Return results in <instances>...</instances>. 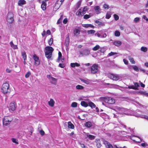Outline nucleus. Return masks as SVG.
Listing matches in <instances>:
<instances>
[{
  "mask_svg": "<svg viewBox=\"0 0 148 148\" xmlns=\"http://www.w3.org/2000/svg\"><path fill=\"white\" fill-rule=\"evenodd\" d=\"M82 11V10L81 9H79L76 12V14L77 16H80L81 14V12Z\"/></svg>",
  "mask_w": 148,
  "mask_h": 148,
  "instance_id": "nucleus-45",
  "label": "nucleus"
},
{
  "mask_svg": "<svg viewBox=\"0 0 148 148\" xmlns=\"http://www.w3.org/2000/svg\"><path fill=\"white\" fill-rule=\"evenodd\" d=\"M47 77L49 79L50 82L52 84L56 85L57 82V79L52 77L50 75H47Z\"/></svg>",
  "mask_w": 148,
  "mask_h": 148,
  "instance_id": "nucleus-7",
  "label": "nucleus"
},
{
  "mask_svg": "<svg viewBox=\"0 0 148 148\" xmlns=\"http://www.w3.org/2000/svg\"><path fill=\"white\" fill-rule=\"evenodd\" d=\"M103 143L106 148H113L112 146L109 142L105 139L103 140Z\"/></svg>",
  "mask_w": 148,
  "mask_h": 148,
  "instance_id": "nucleus-9",
  "label": "nucleus"
},
{
  "mask_svg": "<svg viewBox=\"0 0 148 148\" xmlns=\"http://www.w3.org/2000/svg\"><path fill=\"white\" fill-rule=\"evenodd\" d=\"M6 71L8 73H10L11 71V70L9 68H7L6 69Z\"/></svg>",
  "mask_w": 148,
  "mask_h": 148,
  "instance_id": "nucleus-63",
  "label": "nucleus"
},
{
  "mask_svg": "<svg viewBox=\"0 0 148 148\" xmlns=\"http://www.w3.org/2000/svg\"><path fill=\"white\" fill-rule=\"evenodd\" d=\"M111 14L110 12H108L106 14V18L107 19H109L111 16Z\"/></svg>",
  "mask_w": 148,
  "mask_h": 148,
  "instance_id": "nucleus-29",
  "label": "nucleus"
},
{
  "mask_svg": "<svg viewBox=\"0 0 148 148\" xmlns=\"http://www.w3.org/2000/svg\"><path fill=\"white\" fill-rule=\"evenodd\" d=\"M1 90L4 94H9L11 90L9 83L6 82L3 83L2 86Z\"/></svg>",
  "mask_w": 148,
  "mask_h": 148,
  "instance_id": "nucleus-1",
  "label": "nucleus"
},
{
  "mask_svg": "<svg viewBox=\"0 0 148 148\" xmlns=\"http://www.w3.org/2000/svg\"><path fill=\"white\" fill-rule=\"evenodd\" d=\"M82 26L86 28H88L90 27L92 28H94V26L90 24H82Z\"/></svg>",
  "mask_w": 148,
  "mask_h": 148,
  "instance_id": "nucleus-22",
  "label": "nucleus"
},
{
  "mask_svg": "<svg viewBox=\"0 0 148 148\" xmlns=\"http://www.w3.org/2000/svg\"><path fill=\"white\" fill-rule=\"evenodd\" d=\"M90 51L86 49L84 50L83 52H80V54L82 56H87L89 54Z\"/></svg>",
  "mask_w": 148,
  "mask_h": 148,
  "instance_id": "nucleus-14",
  "label": "nucleus"
},
{
  "mask_svg": "<svg viewBox=\"0 0 148 148\" xmlns=\"http://www.w3.org/2000/svg\"><path fill=\"white\" fill-rule=\"evenodd\" d=\"M100 47L99 45H97L93 48L92 50L94 51H97L100 48Z\"/></svg>",
  "mask_w": 148,
  "mask_h": 148,
  "instance_id": "nucleus-33",
  "label": "nucleus"
},
{
  "mask_svg": "<svg viewBox=\"0 0 148 148\" xmlns=\"http://www.w3.org/2000/svg\"><path fill=\"white\" fill-rule=\"evenodd\" d=\"M90 17V15L88 14H86L84 16V18L85 19H88Z\"/></svg>",
  "mask_w": 148,
  "mask_h": 148,
  "instance_id": "nucleus-51",
  "label": "nucleus"
},
{
  "mask_svg": "<svg viewBox=\"0 0 148 148\" xmlns=\"http://www.w3.org/2000/svg\"><path fill=\"white\" fill-rule=\"evenodd\" d=\"M63 15H61L60 16V18L58 19V20L57 23L58 24H59V23H61L62 21V17H63Z\"/></svg>",
  "mask_w": 148,
  "mask_h": 148,
  "instance_id": "nucleus-37",
  "label": "nucleus"
},
{
  "mask_svg": "<svg viewBox=\"0 0 148 148\" xmlns=\"http://www.w3.org/2000/svg\"><path fill=\"white\" fill-rule=\"evenodd\" d=\"M88 8L86 6L84 7V8L83 9V12H86L88 10Z\"/></svg>",
  "mask_w": 148,
  "mask_h": 148,
  "instance_id": "nucleus-54",
  "label": "nucleus"
},
{
  "mask_svg": "<svg viewBox=\"0 0 148 148\" xmlns=\"http://www.w3.org/2000/svg\"><path fill=\"white\" fill-rule=\"evenodd\" d=\"M140 86H141L142 87H143V88H144L145 87V85L142 82H140Z\"/></svg>",
  "mask_w": 148,
  "mask_h": 148,
  "instance_id": "nucleus-59",
  "label": "nucleus"
},
{
  "mask_svg": "<svg viewBox=\"0 0 148 148\" xmlns=\"http://www.w3.org/2000/svg\"><path fill=\"white\" fill-rule=\"evenodd\" d=\"M139 93L141 95H144L147 96H148V92H146L141 91H139Z\"/></svg>",
  "mask_w": 148,
  "mask_h": 148,
  "instance_id": "nucleus-34",
  "label": "nucleus"
},
{
  "mask_svg": "<svg viewBox=\"0 0 148 148\" xmlns=\"http://www.w3.org/2000/svg\"><path fill=\"white\" fill-rule=\"evenodd\" d=\"M85 135L87 137H88L89 139L91 140H94L95 138V136L90 135L88 133H87Z\"/></svg>",
  "mask_w": 148,
  "mask_h": 148,
  "instance_id": "nucleus-15",
  "label": "nucleus"
},
{
  "mask_svg": "<svg viewBox=\"0 0 148 148\" xmlns=\"http://www.w3.org/2000/svg\"><path fill=\"white\" fill-rule=\"evenodd\" d=\"M68 127L71 129H74L75 127L74 125L70 121L68 122Z\"/></svg>",
  "mask_w": 148,
  "mask_h": 148,
  "instance_id": "nucleus-21",
  "label": "nucleus"
},
{
  "mask_svg": "<svg viewBox=\"0 0 148 148\" xmlns=\"http://www.w3.org/2000/svg\"><path fill=\"white\" fill-rule=\"evenodd\" d=\"M7 21L9 23H12L14 22L13 14L12 12H9L8 13L7 17Z\"/></svg>",
  "mask_w": 148,
  "mask_h": 148,
  "instance_id": "nucleus-6",
  "label": "nucleus"
},
{
  "mask_svg": "<svg viewBox=\"0 0 148 148\" xmlns=\"http://www.w3.org/2000/svg\"><path fill=\"white\" fill-rule=\"evenodd\" d=\"M55 102L52 99H51L50 101L48 102V104L49 106L51 107H53L54 106Z\"/></svg>",
  "mask_w": 148,
  "mask_h": 148,
  "instance_id": "nucleus-18",
  "label": "nucleus"
},
{
  "mask_svg": "<svg viewBox=\"0 0 148 148\" xmlns=\"http://www.w3.org/2000/svg\"><path fill=\"white\" fill-rule=\"evenodd\" d=\"M134 69L136 71H139V69L138 67L136 65H135L133 67Z\"/></svg>",
  "mask_w": 148,
  "mask_h": 148,
  "instance_id": "nucleus-49",
  "label": "nucleus"
},
{
  "mask_svg": "<svg viewBox=\"0 0 148 148\" xmlns=\"http://www.w3.org/2000/svg\"><path fill=\"white\" fill-rule=\"evenodd\" d=\"M68 22V19L66 18H64L63 20V22L64 24H66Z\"/></svg>",
  "mask_w": 148,
  "mask_h": 148,
  "instance_id": "nucleus-55",
  "label": "nucleus"
},
{
  "mask_svg": "<svg viewBox=\"0 0 148 148\" xmlns=\"http://www.w3.org/2000/svg\"><path fill=\"white\" fill-rule=\"evenodd\" d=\"M103 100L106 103L110 104H113L115 103V100L114 99L110 97H103Z\"/></svg>",
  "mask_w": 148,
  "mask_h": 148,
  "instance_id": "nucleus-4",
  "label": "nucleus"
},
{
  "mask_svg": "<svg viewBox=\"0 0 148 148\" xmlns=\"http://www.w3.org/2000/svg\"><path fill=\"white\" fill-rule=\"evenodd\" d=\"M62 56V54L60 52H58V58L57 60V61L59 62L60 61V60L62 62H63L64 61V59L63 58L61 59Z\"/></svg>",
  "mask_w": 148,
  "mask_h": 148,
  "instance_id": "nucleus-16",
  "label": "nucleus"
},
{
  "mask_svg": "<svg viewBox=\"0 0 148 148\" xmlns=\"http://www.w3.org/2000/svg\"><path fill=\"white\" fill-rule=\"evenodd\" d=\"M143 18L145 20L147 21H148V18H147L146 16L145 15L143 16Z\"/></svg>",
  "mask_w": 148,
  "mask_h": 148,
  "instance_id": "nucleus-58",
  "label": "nucleus"
},
{
  "mask_svg": "<svg viewBox=\"0 0 148 148\" xmlns=\"http://www.w3.org/2000/svg\"><path fill=\"white\" fill-rule=\"evenodd\" d=\"M98 65H92L91 67V71L93 73H95L97 72L98 71Z\"/></svg>",
  "mask_w": 148,
  "mask_h": 148,
  "instance_id": "nucleus-10",
  "label": "nucleus"
},
{
  "mask_svg": "<svg viewBox=\"0 0 148 148\" xmlns=\"http://www.w3.org/2000/svg\"><path fill=\"white\" fill-rule=\"evenodd\" d=\"M129 88H130L136 90V87H135L133 85L130 86Z\"/></svg>",
  "mask_w": 148,
  "mask_h": 148,
  "instance_id": "nucleus-53",
  "label": "nucleus"
},
{
  "mask_svg": "<svg viewBox=\"0 0 148 148\" xmlns=\"http://www.w3.org/2000/svg\"><path fill=\"white\" fill-rule=\"evenodd\" d=\"M129 60L132 63V64H135V61H134L133 58H129Z\"/></svg>",
  "mask_w": 148,
  "mask_h": 148,
  "instance_id": "nucleus-42",
  "label": "nucleus"
},
{
  "mask_svg": "<svg viewBox=\"0 0 148 148\" xmlns=\"http://www.w3.org/2000/svg\"><path fill=\"white\" fill-rule=\"evenodd\" d=\"M114 147L115 148H126V147H125V146L123 147H122H122H120L119 148V147H118L117 146V145H114Z\"/></svg>",
  "mask_w": 148,
  "mask_h": 148,
  "instance_id": "nucleus-64",
  "label": "nucleus"
},
{
  "mask_svg": "<svg viewBox=\"0 0 148 148\" xmlns=\"http://www.w3.org/2000/svg\"><path fill=\"white\" fill-rule=\"evenodd\" d=\"M141 50L142 51L145 52L147 51V48L146 47H142L141 48Z\"/></svg>",
  "mask_w": 148,
  "mask_h": 148,
  "instance_id": "nucleus-39",
  "label": "nucleus"
},
{
  "mask_svg": "<svg viewBox=\"0 0 148 148\" xmlns=\"http://www.w3.org/2000/svg\"><path fill=\"white\" fill-rule=\"evenodd\" d=\"M80 144L81 145V147L82 148H87L86 146H85V145L84 144H83V143H82V144L80 143Z\"/></svg>",
  "mask_w": 148,
  "mask_h": 148,
  "instance_id": "nucleus-57",
  "label": "nucleus"
},
{
  "mask_svg": "<svg viewBox=\"0 0 148 148\" xmlns=\"http://www.w3.org/2000/svg\"><path fill=\"white\" fill-rule=\"evenodd\" d=\"M46 33L47 34H48V35H50L51 34V32L49 30H48L47 31Z\"/></svg>",
  "mask_w": 148,
  "mask_h": 148,
  "instance_id": "nucleus-61",
  "label": "nucleus"
},
{
  "mask_svg": "<svg viewBox=\"0 0 148 148\" xmlns=\"http://www.w3.org/2000/svg\"><path fill=\"white\" fill-rule=\"evenodd\" d=\"M81 105L84 107H87L88 106V103L85 101H82L81 102Z\"/></svg>",
  "mask_w": 148,
  "mask_h": 148,
  "instance_id": "nucleus-25",
  "label": "nucleus"
},
{
  "mask_svg": "<svg viewBox=\"0 0 148 148\" xmlns=\"http://www.w3.org/2000/svg\"><path fill=\"white\" fill-rule=\"evenodd\" d=\"M113 44L119 47L121 45L122 43L121 41H114Z\"/></svg>",
  "mask_w": 148,
  "mask_h": 148,
  "instance_id": "nucleus-26",
  "label": "nucleus"
},
{
  "mask_svg": "<svg viewBox=\"0 0 148 148\" xmlns=\"http://www.w3.org/2000/svg\"><path fill=\"white\" fill-rule=\"evenodd\" d=\"M33 58L35 61V63L36 64L39 65L40 64L38 58L37 56L36 55H34L33 56Z\"/></svg>",
  "mask_w": 148,
  "mask_h": 148,
  "instance_id": "nucleus-12",
  "label": "nucleus"
},
{
  "mask_svg": "<svg viewBox=\"0 0 148 148\" xmlns=\"http://www.w3.org/2000/svg\"><path fill=\"white\" fill-rule=\"evenodd\" d=\"M77 103L76 102H73L71 104V107L73 108L77 107Z\"/></svg>",
  "mask_w": 148,
  "mask_h": 148,
  "instance_id": "nucleus-32",
  "label": "nucleus"
},
{
  "mask_svg": "<svg viewBox=\"0 0 148 148\" xmlns=\"http://www.w3.org/2000/svg\"><path fill=\"white\" fill-rule=\"evenodd\" d=\"M80 80L82 82H84V83L88 84H89V82L88 80H86L82 79H80Z\"/></svg>",
  "mask_w": 148,
  "mask_h": 148,
  "instance_id": "nucleus-35",
  "label": "nucleus"
},
{
  "mask_svg": "<svg viewBox=\"0 0 148 148\" xmlns=\"http://www.w3.org/2000/svg\"><path fill=\"white\" fill-rule=\"evenodd\" d=\"M108 78L114 81L118 80L119 79V76L118 75L112 73H108Z\"/></svg>",
  "mask_w": 148,
  "mask_h": 148,
  "instance_id": "nucleus-5",
  "label": "nucleus"
},
{
  "mask_svg": "<svg viewBox=\"0 0 148 148\" xmlns=\"http://www.w3.org/2000/svg\"><path fill=\"white\" fill-rule=\"evenodd\" d=\"M16 107L15 103H11L10 104L9 107V110H11L12 111H14L15 110Z\"/></svg>",
  "mask_w": 148,
  "mask_h": 148,
  "instance_id": "nucleus-11",
  "label": "nucleus"
},
{
  "mask_svg": "<svg viewBox=\"0 0 148 148\" xmlns=\"http://www.w3.org/2000/svg\"><path fill=\"white\" fill-rule=\"evenodd\" d=\"M45 55L46 57L48 59H50L51 57L52 53L53 51V48L50 46H47L45 47Z\"/></svg>",
  "mask_w": 148,
  "mask_h": 148,
  "instance_id": "nucleus-2",
  "label": "nucleus"
},
{
  "mask_svg": "<svg viewBox=\"0 0 148 148\" xmlns=\"http://www.w3.org/2000/svg\"><path fill=\"white\" fill-rule=\"evenodd\" d=\"M131 138L132 140H133L135 142H138V143H140V141H138L137 140V139L138 138V137H136L134 136H132L131 137Z\"/></svg>",
  "mask_w": 148,
  "mask_h": 148,
  "instance_id": "nucleus-28",
  "label": "nucleus"
},
{
  "mask_svg": "<svg viewBox=\"0 0 148 148\" xmlns=\"http://www.w3.org/2000/svg\"><path fill=\"white\" fill-rule=\"evenodd\" d=\"M48 0H38V2L40 3H42L41 8L43 10H45L46 8V2Z\"/></svg>",
  "mask_w": 148,
  "mask_h": 148,
  "instance_id": "nucleus-8",
  "label": "nucleus"
},
{
  "mask_svg": "<svg viewBox=\"0 0 148 148\" xmlns=\"http://www.w3.org/2000/svg\"><path fill=\"white\" fill-rule=\"evenodd\" d=\"M123 61L126 64H128V61L125 59H123Z\"/></svg>",
  "mask_w": 148,
  "mask_h": 148,
  "instance_id": "nucleus-56",
  "label": "nucleus"
},
{
  "mask_svg": "<svg viewBox=\"0 0 148 148\" xmlns=\"http://www.w3.org/2000/svg\"><path fill=\"white\" fill-rule=\"evenodd\" d=\"M115 36H119L120 35V33L118 31H116L114 32Z\"/></svg>",
  "mask_w": 148,
  "mask_h": 148,
  "instance_id": "nucleus-36",
  "label": "nucleus"
},
{
  "mask_svg": "<svg viewBox=\"0 0 148 148\" xmlns=\"http://www.w3.org/2000/svg\"><path fill=\"white\" fill-rule=\"evenodd\" d=\"M12 142L14 143H16L17 144H18V142L17 141V140L15 138H13L12 139Z\"/></svg>",
  "mask_w": 148,
  "mask_h": 148,
  "instance_id": "nucleus-40",
  "label": "nucleus"
},
{
  "mask_svg": "<svg viewBox=\"0 0 148 148\" xmlns=\"http://www.w3.org/2000/svg\"><path fill=\"white\" fill-rule=\"evenodd\" d=\"M73 33L75 36H77L79 34L80 31L78 29H75L73 30Z\"/></svg>",
  "mask_w": 148,
  "mask_h": 148,
  "instance_id": "nucleus-19",
  "label": "nucleus"
},
{
  "mask_svg": "<svg viewBox=\"0 0 148 148\" xmlns=\"http://www.w3.org/2000/svg\"><path fill=\"white\" fill-rule=\"evenodd\" d=\"M103 8L105 10H108L109 8V5L106 4H105L103 5Z\"/></svg>",
  "mask_w": 148,
  "mask_h": 148,
  "instance_id": "nucleus-46",
  "label": "nucleus"
},
{
  "mask_svg": "<svg viewBox=\"0 0 148 148\" xmlns=\"http://www.w3.org/2000/svg\"><path fill=\"white\" fill-rule=\"evenodd\" d=\"M39 132H40V135L42 136L44 135L45 134V132L42 130H41Z\"/></svg>",
  "mask_w": 148,
  "mask_h": 148,
  "instance_id": "nucleus-52",
  "label": "nucleus"
},
{
  "mask_svg": "<svg viewBox=\"0 0 148 148\" xmlns=\"http://www.w3.org/2000/svg\"><path fill=\"white\" fill-rule=\"evenodd\" d=\"M10 46L11 47L13 48L14 49H17L18 47L17 45H14L12 41H11L10 42Z\"/></svg>",
  "mask_w": 148,
  "mask_h": 148,
  "instance_id": "nucleus-24",
  "label": "nucleus"
},
{
  "mask_svg": "<svg viewBox=\"0 0 148 148\" xmlns=\"http://www.w3.org/2000/svg\"><path fill=\"white\" fill-rule=\"evenodd\" d=\"M76 88L78 90H83L84 89V87L81 85H78L76 86Z\"/></svg>",
  "mask_w": 148,
  "mask_h": 148,
  "instance_id": "nucleus-30",
  "label": "nucleus"
},
{
  "mask_svg": "<svg viewBox=\"0 0 148 148\" xmlns=\"http://www.w3.org/2000/svg\"><path fill=\"white\" fill-rule=\"evenodd\" d=\"M53 38H51L48 41V44L50 45H51L53 43Z\"/></svg>",
  "mask_w": 148,
  "mask_h": 148,
  "instance_id": "nucleus-31",
  "label": "nucleus"
},
{
  "mask_svg": "<svg viewBox=\"0 0 148 148\" xmlns=\"http://www.w3.org/2000/svg\"><path fill=\"white\" fill-rule=\"evenodd\" d=\"M96 13L97 14H99L101 13V10L100 7L99 6H95L94 8Z\"/></svg>",
  "mask_w": 148,
  "mask_h": 148,
  "instance_id": "nucleus-13",
  "label": "nucleus"
},
{
  "mask_svg": "<svg viewBox=\"0 0 148 148\" xmlns=\"http://www.w3.org/2000/svg\"><path fill=\"white\" fill-rule=\"evenodd\" d=\"M95 35L97 36L98 37H101V35L100 34L98 33H97L95 34Z\"/></svg>",
  "mask_w": 148,
  "mask_h": 148,
  "instance_id": "nucleus-60",
  "label": "nucleus"
},
{
  "mask_svg": "<svg viewBox=\"0 0 148 148\" xmlns=\"http://www.w3.org/2000/svg\"><path fill=\"white\" fill-rule=\"evenodd\" d=\"M114 18L116 20H117L119 19V17L117 15L114 14Z\"/></svg>",
  "mask_w": 148,
  "mask_h": 148,
  "instance_id": "nucleus-50",
  "label": "nucleus"
},
{
  "mask_svg": "<svg viewBox=\"0 0 148 148\" xmlns=\"http://www.w3.org/2000/svg\"><path fill=\"white\" fill-rule=\"evenodd\" d=\"M117 53L116 52H111L110 53H109L108 55L109 56H111L114 55L116 54Z\"/></svg>",
  "mask_w": 148,
  "mask_h": 148,
  "instance_id": "nucleus-47",
  "label": "nucleus"
},
{
  "mask_svg": "<svg viewBox=\"0 0 148 148\" xmlns=\"http://www.w3.org/2000/svg\"><path fill=\"white\" fill-rule=\"evenodd\" d=\"M26 2L24 0H20L18 2V5L19 6H22L26 4Z\"/></svg>",
  "mask_w": 148,
  "mask_h": 148,
  "instance_id": "nucleus-23",
  "label": "nucleus"
},
{
  "mask_svg": "<svg viewBox=\"0 0 148 148\" xmlns=\"http://www.w3.org/2000/svg\"><path fill=\"white\" fill-rule=\"evenodd\" d=\"M12 120V118L10 116H5L3 119V124L5 126H7L10 124Z\"/></svg>",
  "mask_w": 148,
  "mask_h": 148,
  "instance_id": "nucleus-3",
  "label": "nucleus"
},
{
  "mask_svg": "<svg viewBox=\"0 0 148 148\" xmlns=\"http://www.w3.org/2000/svg\"><path fill=\"white\" fill-rule=\"evenodd\" d=\"M31 75V73L29 71L27 72L25 74V77L26 78L29 77Z\"/></svg>",
  "mask_w": 148,
  "mask_h": 148,
  "instance_id": "nucleus-43",
  "label": "nucleus"
},
{
  "mask_svg": "<svg viewBox=\"0 0 148 148\" xmlns=\"http://www.w3.org/2000/svg\"><path fill=\"white\" fill-rule=\"evenodd\" d=\"M96 146L97 148H100L101 147V145L100 141H97V143Z\"/></svg>",
  "mask_w": 148,
  "mask_h": 148,
  "instance_id": "nucleus-41",
  "label": "nucleus"
},
{
  "mask_svg": "<svg viewBox=\"0 0 148 148\" xmlns=\"http://www.w3.org/2000/svg\"><path fill=\"white\" fill-rule=\"evenodd\" d=\"M140 21V18L138 17H136L135 18L134 20V22L135 23H137L139 22Z\"/></svg>",
  "mask_w": 148,
  "mask_h": 148,
  "instance_id": "nucleus-44",
  "label": "nucleus"
},
{
  "mask_svg": "<svg viewBox=\"0 0 148 148\" xmlns=\"http://www.w3.org/2000/svg\"><path fill=\"white\" fill-rule=\"evenodd\" d=\"M134 87H136V90H138V87L139 86V84L137 82H134Z\"/></svg>",
  "mask_w": 148,
  "mask_h": 148,
  "instance_id": "nucleus-48",
  "label": "nucleus"
},
{
  "mask_svg": "<svg viewBox=\"0 0 148 148\" xmlns=\"http://www.w3.org/2000/svg\"><path fill=\"white\" fill-rule=\"evenodd\" d=\"M107 36V35L106 33H104V34L102 35L101 36V37L102 38H106Z\"/></svg>",
  "mask_w": 148,
  "mask_h": 148,
  "instance_id": "nucleus-62",
  "label": "nucleus"
},
{
  "mask_svg": "<svg viewBox=\"0 0 148 148\" xmlns=\"http://www.w3.org/2000/svg\"><path fill=\"white\" fill-rule=\"evenodd\" d=\"M23 58L24 60V64H26V63L25 62V60H26L27 58V56L26 53L25 51L22 52L21 53Z\"/></svg>",
  "mask_w": 148,
  "mask_h": 148,
  "instance_id": "nucleus-17",
  "label": "nucleus"
},
{
  "mask_svg": "<svg viewBox=\"0 0 148 148\" xmlns=\"http://www.w3.org/2000/svg\"><path fill=\"white\" fill-rule=\"evenodd\" d=\"M92 125L91 122L90 121H88L86 122L85 124V126L88 128H90L91 127Z\"/></svg>",
  "mask_w": 148,
  "mask_h": 148,
  "instance_id": "nucleus-20",
  "label": "nucleus"
},
{
  "mask_svg": "<svg viewBox=\"0 0 148 148\" xmlns=\"http://www.w3.org/2000/svg\"><path fill=\"white\" fill-rule=\"evenodd\" d=\"M95 31L94 30H89L87 31V33L88 34H93L95 33Z\"/></svg>",
  "mask_w": 148,
  "mask_h": 148,
  "instance_id": "nucleus-38",
  "label": "nucleus"
},
{
  "mask_svg": "<svg viewBox=\"0 0 148 148\" xmlns=\"http://www.w3.org/2000/svg\"><path fill=\"white\" fill-rule=\"evenodd\" d=\"M89 106L92 108H94L96 107L95 104L91 101H89L88 102Z\"/></svg>",
  "mask_w": 148,
  "mask_h": 148,
  "instance_id": "nucleus-27",
  "label": "nucleus"
}]
</instances>
